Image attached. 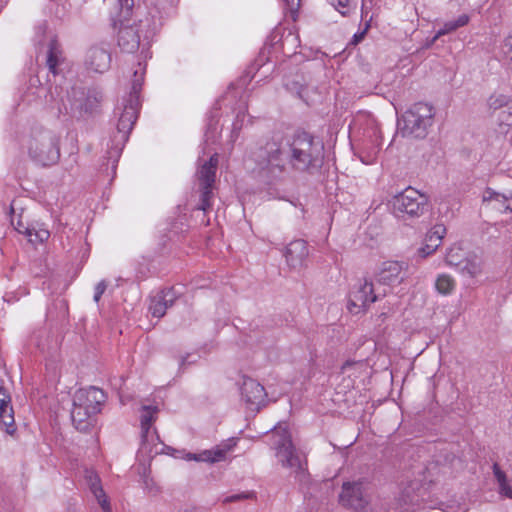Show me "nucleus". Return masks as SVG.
Instances as JSON below:
<instances>
[{"label": "nucleus", "mask_w": 512, "mask_h": 512, "mask_svg": "<svg viewBox=\"0 0 512 512\" xmlns=\"http://www.w3.org/2000/svg\"><path fill=\"white\" fill-rule=\"evenodd\" d=\"M323 146L307 133L299 134L292 143L281 136L274 137L255 148L251 157L263 181L270 183L284 172L288 161L295 169L303 170L320 161Z\"/></svg>", "instance_id": "1"}, {"label": "nucleus", "mask_w": 512, "mask_h": 512, "mask_svg": "<svg viewBox=\"0 0 512 512\" xmlns=\"http://www.w3.org/2000/svg\"><path fill=\"white\" fill-rule=\"evenodd\" d=\"M105 399L104 392L96 387L80 389L74 394L71 419L77 430L86 431L93 425Z\"/></svg>", "instance_id": "2"}, {"label": "nucleus", "mask_w": 512, "mask_h": 512, "mask_svg": "<svg viewBox=\"0 0 512 512\" xmlns=\"http://www.w3.org/2000/svg\"><path fill=\"white\" fill-rule=\"evenodd\" d=\"M29 158L42 166L55 164L60 158L57 135L43 127L33 128L25 143Z\"/></svg>", "instance_id": "3"}, {"label": "nucleus", "mask_w": 512, "mask_h": 512, "mask_svg": "<svg viewBox=\"0 0 512 512\" xmlns=\"http://www.w3.org/2000/svg\"><path fill=\"white\" fill-rule=\"evenodd\" d=\"M144 76V67L139 63L137 69L134 71V80L130 92L129 99L124 104L123 111L121 112L117 123V134L115 140L117 144L123 145L129 137L133 125L138 116L140 106L139 93Z\"/></svg>", "instance_id": "4"}, {"label": "nucleus", "mask_w": 512, "mask_h": 512, "mask_svg": "<svg viewBox=\"0 0 512 512\" xmlns=\"http://www.w3.org/2000/svg\"><path fill=\"white\" fill-rule=\"evenodd\" d=\"M433 108L426 103H416L408 109L399 121V129L404 136L423 138L433 122Z\"/></svg>", "instance_id": "5"}, {"label": "nucleus", "mask_w": 512, "mask_h": 512, "mask_svg": "<svg viewBox=\"0 0 512 512\" xmlns=\"http://www.w3.org/2000/svg\"><path fill=\"white\" fill-rule=\"evenodd\" d=\"M272 446L276 451L278 462L284 467L298 472L303 469L299 453L292 444L291 436L283 425L275 427L272 433Z\"/></svg>", "instance_id": "6"}, {"label": "nucleus", "mask_w": 512, "mask_h": 512, "mask_svg": "<svg viewBox=\"0 0 512 512\" xmlns=\"http://www.w3.org/2000/svg\"><path fill=\"white\" fill-rule=\"evenodd\" d=\"M393 213L397 217L408 215L410 217L421 216L428 204V197L418 190L408 187L393 196L390 201Z\"/></svg>", "instance_id": "7"}, {"label": "nucleus", "mask_w": 512, "mask_h": 512, "mask_svg": "<svg viewBox=\"0 0 512 512\" xmlns=\"http://www.w3.org/2000/svg\"><path fill=\"white\" fill-rule=\"evenodd\" d=\"M339 503L356 512H367L370 503L367 484L361 480L344 482L339 494Z\"/></svg>", "instance_id": "8"}, {"label": "nucleus", "mask_w": 512, "mask_h": 512, "mask_svg": "<svg viewBox=\"0 0 512 512\" xmlns=\"http://www.w3.org/2000/svg\"><path fill=\"white\" fill-rule=\"evenodd\" d=\"M386 293V289L380 292L375 288L372 282L365 280L350 293L347 308L352 314H360L364 312L371 303L385 296Z\"/></svg>", "instance_id": "9"}, {"label": "nucleus", "mask_w": 512, "mask_h": 512, "mask_svg": "<svg viewBox=\"0 0 512 512\" xmlns=\"http://www.w3.org/2000/svg\"><path fill=\"white\" fill-rule=\"evenodd\" d=\"M218 165L217 154L204 162L197 172V179L201 189V203L199 209L206 212L211 207L212 187L215 181L216 169Z\"/></svg>", "instance_id": "10"}, {"label": "nucleus", "mask_w": 512, "mask_h": 512, "mask_svg": "<svg viewBox=\"0 0 512 512\" xmlns=\"http://www.w3.org/2000/svg\"><path fill=\"white\" fill-rule=\"evenodd\" d=\"M158 407L154 405H143L140 410V424H141V448L140 450L145 453H152L153 448L150 446L155 439H158L155 431H153L152 424L156 420Z\"/></svg>", "instance_id": "11"}, {"label": "nucleus", "mask_w": 512, "mask_h": 512, "mask_svg": "<svg viewBox=\"0 0 512 512\" xmlns=\"http://www.w3.org/2000/svg\"><path fill=\"white\" fill-rule=\"evenodd\" d=\"M424 495V488L420 481H411L402 487L400 494L396 500L397 505L401 509L400 512L412 511L420 505Z\"/></svg>", "instance_id": "12"}, {"label": "nucleus", "mask_w": 512, "mask_h": 512, "mask_svg": "<svg viewBox=\"0 0 512 512\" xmlns=\"http://www.w3.org/2000/svg\"><path fill=\"white\" fill-rule=\"evenodd\" d=\"M406 265L403 262H384L376 274V282L384 286H395L404 280Z\"/></svg>", "instance_id": "13"}, {"label": "nucleus", "mask_w": 512, "mask_h": 512, "mask_svg": "<svg viewBox=\"0 0 512 512\" xmlns=\"http://www.w3.org/2000/svg\"><path fill=\"white\" fill-rule=\"evenodd\" d=\"M242 399L251 409H259L266 401L265 388L256 380L244 378L241 386Z\"/></svg>", "instance_id": "14"}, {"label": "nucleus", "mask_w": 512, "mask_h": 512, "mask_svg": "<svg viewBox=\"0 0 512 512\" xmlns=\"http://www.w3.org/2000/svg\"><path fill=\"white\" fill-rule=\"evenodd\" d=\"M309 251L307 243L298 239L291 241L284 252L287 265L292 270H300L305 266Z\"/></svg>", "instance_id": "15"}, {"label": "nucleus", "mask_w": 512, "mask_h": 512, "mask_svg": "<svg viewBox=\"0 0 512 512\" xmlns=\"http://www.w3.org/2000/svg\"><path fill=\"white\" fill-rule=\"evenodd\" d=\"M111 54L103 47H91L86 54L85 66L95 73H104L110 68Z\"/></svg>", "instance_id": "16"}, {"label": "nucleus", "mask_w": 512, "mask_h": 512, "mask_svg": "<svg viewBox=\"0 0 512 512\" xmlns=\"http://www.w3.org/2000/svg\"><path fill=\"white\" fill-rule=\"evenodd\" d=\"M140 25L126 26L120 29L118 45L124 52L133 53L140 46Z\"/></svg>", "instance_id": "17"}, {"label": "nucleus", "mask_w": 512, "mask_h": 512, "mask_svg": "<svg viewBox=\"0 0 512 512\" xmlns=\"http://www.w3.org/2000/svg\"><path fill=\"white\" fill-rule=\"evenodd\" d=\"M231 449V446H217L210 450H204L200 453H186L184 459L198 462L216 463L223 461L226 457L227 452Z\"/></svg>", "instance_id": "18"}, {"label": "nucleus", "mask_w": 512, "mask_h": 512, "mask_svg": "<svg viewBox=\"0 0 512 512\" xmlns=\"http://www.w3.org/2000/svg\"><path fill=\"white\" fill-rule=\"evenodd\" d=\"M86 480L89 484L90 490L96 498L98 504L101 506L103 512H111L109 500L100 484V479L94 472H87Z\"/></svg>", "instance_id": "19"}, {"label": "nucleus", "mask_w": 512, "mask_h": 512, "mask_svg": "<svg viewBox=\"0 0 512 512\" xmlns=\"http://www.w3.org/2000/svg\"><path fill=\"white\" fill-rule=\"evenodd\" d=\"M174 299L172 291H164L152 298L149 310L154 317L160 318L165 315L167 308L172 306Z\"/></svg>", "instance_id": "20"}, {"label": "nucleus", "mask_w": 512, "mask_h": 512, "mask_svg": "<svg viewBox=\"0 0 512 512\" xmlns=\"http://www.w3.org/2000/svg\"><path fill=\"white\" fill-rule=\"evenodd\" d=\"M10 401V396L6 390L0 387V420L7 427V433L12 434L14 431V413Z\"/></svg>", "instance_id": "21"}, {"label": "nucleus", "mask_w": 512, "mask_h": 512, "mask_svg": "<svg viewBox=\"0 0 512 512\" xmlns=\"http://www.w3.org/2000/svg\"><path fill=\"white\" fill-rule=\"evenodd\" d=\"M483 200L499 211H512V196L507 197L488 189L483 195Z\"/></svg>", "instance_id": "22"}, {"label": "nucleus", "mask_w": 512, "mask_h": 512, "mask_svg": "<svg viewBox=\"0 0 512 512\" xmlns=\"http://www.w3.org/2000/svg\"><path fill=\"white\" fill-rule=\"evenodd\" d=\"M459 270L463 275L475 278L482 273V260L476 255L466 257Z\"/></svg>", "instance_id": "23"}, {"label": "nucleus", "mask_w": 512, "mask_h": 512, "mask_svg": "<svg viewBox=\"0 0 512 512\" xmlns=\"http://www.w3.org/2000/svg\"><path fill=\"white\" fill-rule=\"evenodd\" d=\"M17 230L20 233L25 234L27 236L29 242H31L32 244L43 243L50 236L49 231L46 228H44V227H38V228H36V227H32V228L24 227V230H21L20 227H19V228H17Z\"/></svg>", "instance_id": "24"}, {"label": "nucleus", "mask_w": 512, "mask_h": 512, "mask_svg": "<svg viewBox=\"0 0 512 512\" xmlns=\"http://www.w3.org/2000/svg\"><path fill=\"white\" fill-rule=\"evenodd\" d=\"M61 54L59 43L55 39H52L48 48L47 66L53 74H56V68L61 62Z\"/></svg>", "instance_id": "25"}, {"label": "nucleus", "mask_w": 512, "mask_h": 512, "mask_svg": "<svg viewBox=\"0 0 512 512\" xmlns=\"http://www.w3.org/2000/svg\"><path fill=\"white\" fill-rule=\"evenodd\" d=\"M446 233V228L442 224L435 225L426 235L425 242L429 243L430 251H436Z\"/></svg>", "instance_id": "26"}, {"label": "nucleus", "mask_w": 512, "mask_h": 512, "mask_svg": "<svg viewBox=\"0 0 512 512\" xmlns=\"http://www.w3.org/2000/svg\"><path fill=\"white\" fill-rule=\"evenodd\" d=\"M510 103V98L503 93H493L487 99V108L492 113L500 110L502 108L508 107Z\"/></svg>", "instance_id": "27"}, {"label": "nucleus", "mask_w": 512, "mask_h": 512, "mask_svg": "<svg viewBox=\"0 0 512 512\" xmlns=\"http://www.w3.org/2000/svg\"><path fill=\"white\" fill-rule=\"evenodd\" d=\"M455 285V280L448 274H440L435 282L436 290L443 295L452 293Z\"/></svg>", "instance_id": "28"}, {"label": "nucleus", "mask_w": 512, "mask_h": 512, "mask_svg": "<svg viewBox=\"0 0 512 512\" xmlns=\"http://www.w3.org/2000/svg\"><path fill=\"white\" fill-rule=\"evenodd\" d=\"M468 22L469 16L466 14H462L456 20L444 23L443 27L440 30H438L437 36H444L448 33H451L456 29L467 25Z\"/></svg>", "instance_id": "29"}, {"label": "nucleus", "mask_w": 512, "mask_h": 512, "mask_svg": "<svg viewBox=\"0 0 512 512\" xmlns=\"http://www.w3.org/2000/svg\"><path fill=\"white\" fill-rule=\"evenodd\" d=\"M464 254V251L459 246H452L446 253L445 262L447 265L459 269L465 260Z\"/></svg>", "instance_id": "30"}, {"label": "nucleus", "mask_w": 512, "mask_h": 512, "mask_svg": "<svg viewBox=\"0 0 512 512\" xmlns=\"http://www.w3.org/2000/svg\"><path fill=\"white\" fill-rule=\"evenodd\" d=\"M494 475L498 482L500 494L512 499V487L508 483L506 475L499 469L497 465H494Z\"/></svg>", "instance_id": "31"}, {"label": "nucleus", "mask_w": 512, "mask_h": 512, "mask_svg": "<svg viewBox=\"0 0 512 512\" xmlns=\"http://www.w3.org/2000/svg\"><path fill=\"white\" fill-rule=\"evenodd\" d=\"M378 152L379 149L375 146H371L369 149L363 148L360 151L359 158L364 164L369 165L375 162Z\"/></svg>", "instance_id": "32"}, {"label": "nucleus", "mask_w": 512, "mask_h": 512, "mask_svg": "<svg viewBox=\"0 0 512 512\" xmlns=\"http://www.w3.org/2000/svg\"><path fill=\"white\" fill-rule=\"evenodd\" d=\"M503 57L512 64V33H510L503 41L501 46Z\"/></svg>", "instance_id": "33"}, {"label": "nucleus", "mask_w": 512, "mask_h": 512, "mask_svg": "<svg viewBox=\"0 0 512 512\" xmlns=\"http://www.w3.org/2000/svg\"><path fill=\"white\" fill-rule=\"evenodd\" d=\"M106 288H107V284L105 281H101L96 285L95 294H94L95 302H98L100 300V298L103 295V293L105 292Z\"/></svg>", "instance_id": "34"}, {"label": "nucleus", "mask_w": 512, "mask_h": 512, "mask_svg": "<svg viewBox=\"0 0 512 512\" xmlns=\"http://www.w3.org/2000/svg\"><path fill=\"white\" fill-rule=\"evenodd\" d=\"M287 9L291 12V13H295L298 11L299 7H300V3H301V0H283Z\"/></svg>", "instance_id": "35"}, {"label": "nucleus", "mask_w": 512, "mask_h": 512, "mask_svg": "<svg viewBox=\"0 0 512 512\" xmlns=\"http://www.w3.org/2000/svg\"><path fill=\"white\" fill-rule=\"evenodd\" d=\"M434 252L435 251H430L429 243L427 242H425V244L418 250V253L422 258H426Z\"/></svg>", "instance_id": "36"}, {"label": "nucleus", "mask_w": 512, "mask_h": 512, "mask_svg": "<svg viewBox=\"0 0 512 512\" xmlns=\"http://www.w3.org/2000/svg\"><path fill=\"white\" fill-rule=\"evenodd\" d=\"M247 497H248V495H245V494H236V495L227 497L225 499V502L237 501V500H240V499H243V498H247Z\"/></svg>", "instance_id": "37"}, {"label": "nucleus", "mask_w": 512, "mask_h": 512, "mask_svg": "<svg viewBox=\"0 0 512 512\" xmlns=\"http://www.w3.org/2000/svg\"><path fill=\"white\" fill-rule=\"evenodd\" d=\"M441 36H437V33L435 34V36L429 40L426 41V43L424 44V48L428 49L430 47H432L434 45V43L440 38Z\"/></svg>", "instance_id": "38"}, {"label": "nucleus", "mask_w": 512, "mask_h": 512, "mask_svg": "<svg viewBox=\"0 0 512 512\" xmlns=\"http://www.w3.org/2000/svg\"><path fill=\"white\" fill-rule=\"evenodd\" d=\"M501 122L507 124V125H510L512 123V113L511 112H508L505 116H504V119L501 120Z\"/></svg>", "instance_id": "39"}, {"label": "nucleus", "mask_w": 512, "mask_h": 512, "mask_svg": "<svg viewBox=\"0 0 512 512\" xmlns=\"http://www.w3.org/2000/svg\"><path fill=\"white\" fill-rule=\"evenodd\" d=\"M364 34H365V31H364V32H362V33H361V34H359V35H357V34H356V35H354L355 42L357 43V42L361 41V40L363 39V37H364Z\"/></svg>", "instance_id": "40"}, {"label": "nucleus", "mask_w": 512, "mask_h": 512, "mask_svg": "<svg viewBox=\"0 0 512 512\" xmlns=\"http://www.w3.org/2000/svg\"><path fill=\"white\" fill-rule=\"evenodd\" d=\"M188 357L189 355H187V357H182L181 360H180V365L183 366L185 365L186 363H192L193 361H188Z\"/></svg>", "instance_id": "41"}, {"label": "nucleus", "mask_w": 512, "mask_h": 512, "mask_svg": "<svg viewBox=\"0 0 512 512\" xmlns=\"http://www.w3.org/2000/svg\"><path fill=\"white\" fill-rule=\"evenodd\" d=\"M348 3H349V0H339L338 1V5L343 8L346 7L348 5Z\"/></svg>", "instance_id": "42"}, {"label": "nucleus", "mask_w": 512, "mask_h": 512, "mask_svg": "<svg viewBox=\"0 0 512 512\" xmlns=\"http://www.w3.org/2000/svg\"><path fill=\"white\" fill-rule=\"evenodd\" d=\"M351 364L349 362H347L344 366H343V370L345 371Z\"/></svg>", "instance_id": "43"}]
</instances>
